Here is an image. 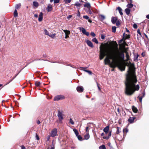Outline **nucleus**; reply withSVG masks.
Listing matches in <instances>:
<instances>
[{"mask_svg":"<svg viewBox=\"0 0 149 149\" xmlns=\"http://www.w3.org/2000/svg\"><path fill=\"white\" fill-rule=\"evenodd\" d=\"M72 17V16L71 15H69L68 17L67 18L69 19L70 18H71Z\"/></svg>","mask_w":149,"mask_h":149,"instance_id":"54","label":"nucleus"},{"mask_svg":"<svg viewBox=\"0 0 149 149\" xmlns=\"http://www.w3.org/2000/svg\"><path fill=\"white\" fill-rule=\"evenodd\" d=\"M92 41L93 42H95L96 44H98V42L97 41V40L96 38H93L92 40Z\"/></svg>","mask_w":149,"mask_h":149,"instance_id":"29","label":"nucleus"},{"mask_svg":"<svg viewBox=\"0 0 149 149\" xmlns=\"http://www.w3.org/2000/svg\"><path fill=\"white\" fill-rule=\"evenodd\" d=\"M40 121L39 120H38L37 121V123L38 124H40Z\"/></svg>","mask_w":149,"mask_h":149,"instance_id":"60","label":"nucleus"},{"mask_svg":"<svg viewBox=\"0 0 149 149\" xmlns=\"http://www.w3.org/2000/svg\"><path fill=\"white\" fill-rule=\"evenodd\" d=\"M132 110L135 113H136L137 112V109L136 107L133 106L132 107Z\"/></svg>","mask_w":149,"mask_h":149,"instance_id":"18","label":"nucleus"},{"mask_svg":"<svg viewBox=\"0 0 149 149\" xmlns=\"http://www.w3.org/2000/svg\"><path fill=\"white\" fill-rule=\"evenodd\" d=\"M119 52L120 53H122V52H123V53L124 52H125L126 53V57H127V58L128 59V58L129 56V55L128 54V53L126 51V50H125V49L124 50V52Z\"/></svg>","mask_w":149,"mask_h":149,"instance_id":"28","label":"nucleus"},{"mask_svg":"<svg viewBox=\"0 0 149 149\" xmlns=\"http://www.w3.org/2000/svg\"><path fill=\"white\" fill-rule=\"evenodd\" d=\"M101 38L102 40H104L105 38V35L102 34L101 35Z\"/></svg>","mask_w":149,"mask_h":149,"instance_id":"47","label":"nucleus"},{"mask_svg":"<svg viewBox=\"0 0 149 149\" xmlns=\"http://www.w3.org/2000/svg\"><path fill=\"white\" fill-rule=\"evenodd\" d=\"M133 5L132 3H129L127 6V7L128 8H131L133 7Z\"/></svg>","mask_w":149,"mask_h":149,"instance_id":"25","label":"nucleus"},{"mask_svg":"<svg viewBox=\"0 0 149 149\" xmlns=\"http://www.w3.org/2000/svg\"><path fill=\"white\" fill-rule=\"evenodd\" d=\"M137 81L134 64H130L128 67L125 81V93L126 95H131L135 91L139 90V85H136Z\"/></svg>","mask_w":149,"mask_h":149,"instance_id":"1","label":"nucleus"},{"mask_svg":"<svg viewBox=\"0 0 149 149\" xmlns=\"http://www.w3.org/2000/svg\"><path fill=\"white\" fill-rule=\"evenodd\" d=\"M35 84L37 86H39L40 84V81H36L35 83Z\"/></svg>","mask_w":149,"mask_h":149,"instance_id":"34","label":"nucleus"},{"mask_svg":"<svg viewBox=\"0 0 149 149\" xmlns=\"http://www.w3.org/2000/svg\"><path fill=\"white\" fill-rule=\"evenodd\" d=\"M63 111L62 110H58V111L57 116L59 119V123H62V120L63 119Z\"/></svg>","mask_w":149,"mask_h":149,"instance_id":"4","label":"nucleus"},{"mask_svg":"<svg viewBox=\"0 0 149 149\" xmlns=\"http://www.w3.org/2000/svg\"><path fill=\"white\" fill-rule=\"evenodd\" d=\"M86 42L87 45L90 47L93 48L94 47L93 45L91 42L89 40H87Z\"/></svg>","mask_w":149,"mask_h":149,"instance_id":"11","label":"nucleus"},{"mask_svg":"<svg viewBox=\"0 0 149 149\" xmlns=\"http://www.w3.org/2000/svg\"><path fill=\"white\" fill-rule=\"evenodd\" d=\"M43 19V13L42 12L40 13L39 15L38 21L39 22L41 21Z\"/></svg>","mask_w":149,"mask_h":149,"instance_id":"16","label":"nucleus"},{"mask_svg":"<svg viewBox=\"0 0 149 149\" xmlns=\"http://www.w3.org/2000/svg\"><path fill=\"white\" fill-rule=\"evenodd\" d=\"M21 149H25V147L24 146H21Z\"/></svg>","mask_w":149,"mask_h":149,"instance_id":"57","label":"nucleus"},{"mask_svg":"<svg viewBox=\"0 0 149 149\" xmlns=\"http://www.w3.org/2000/svg\"><path fill=\"white\" fill-rule=\"evenodd\" d=\"M97 87H98V88L99 89V90L100 91V87L99 86V85H98V83L97 82Z\"/></svg>","mask_w":149,"mask_h":149,"instance_id":"56","label":"nucleus"},{"mask_svg":"<svg viewBox=\"0 0 149 149\" xmlns=\"http://www.w3.org/2000/svg\"><path fill=\"white\" fill-rule=\"evenodd\" d=\"M100 56L104 57L106 55V53L108 55L111 53L109 49H112L111 47L109 45L105 46L102 45L100 46Z\"/></svg>","mask_w":149,"mask_h":149,"instance_id":"3","label":"nucleus"},{"mask_svg":"<svg viewBox=\"0 0 149 149\" xmlns=\"http://www.w3.org/2000/svg\"><path fill=\"white\" fill-rule=\"evenodd\" d=\"M21 6V4L20 3H19L16 5L15 6V8L16 9L19 8Z\"/></svg>","mask_w":149,"mask_h":149,"instance_id":"35","label":"nucleus"},{"mask_svg":"<svg viewBox=\"0 0 149 149\" xmlns=\"http://www.w3.org/2000/svg\"><path fill=\"white\" fill-rule=\"evenodd\" d=\"M146 18H147L148 19H149V14H148L146 15Z\"/></svg>","mask_w":149,"mask_h":149,"instance_id":"58","label":"nucleus"},{"mask_svg":"<svg viewBox=\"0 0 149 149\" xmlns=\"http://www.w3.org/2000/svg\"><path fill=\"white\" fill-rule=\"evenodd\" d=\"M99 149H106L105 146L102 145L99 147Z\"/></svg>","mask_w":149,"mask_h":149,"instance_id":"33","label":"nucleus"},{"mask_svg":"<svg viewBox=\"0 0 149 149\" xmlns=\"http://www.w3.org/2000/svg\"><path fill=\"white\" fill-rule=\"evenodd\" d=\"M69 37L68 35H65V38L66 39Z\"/></svg>","mask_w":149,"mask_h":149,"instance_id":"59","label":"nucleus"},{"mask_svg":"<svg viewBox=\"0 0 149 149\" xmlns=\"http://www.w3.org/2000/svg\"><path fill=\"white\" fill-rule=\"evenodd\" d=\"M88 12L90 14H92V12L91 11V10L90 8H89L88 10Z\"/></svg>","mask_w":149,"mask_h":149,"instance_id":"51","label":"nucleus"},{"mask_svg":"<svg viewBox=\"0 0 149 149\" xmlns=\"http://www.w3.org/2000/svg\"><path fill=\"white\" fill-rule=\"evenodd\" d=\"M88 127H87L86 128V130L87 132H89V130H88Z\"/></svg>","mask_w":149,"mask_h":149,"instance_id":"55","label":"nucleus"},{"mask_svg":"<svg viewBox=\"0 0 149 149\" xmlns=\"http://www.w3.org/2000/svg\"><path fill=\"white\" fill-rule=\"evenodd\" d=\"M117 18L116 17H112L111 18V21L113 24H115L117 21Z\"/></svg>","mask_w":149,"mask_h":149,"instance_id":"13","label":"nucleus"},{"mask_svg":"<svg viewBox=\"0 0 149 149\" xmlns=\"http://www.w3.org/2000/svg\"><path fill=\"white\" fill-rule=\"evenodd\" d=\"M80 14L79 11V10H78V13L77 14V16L79 17L80 16Z\"/></svg>","mask_w":149,"mask_h":149,"instance_id":"52","label":"nucleus"},{"mask_svg":"<svg viewBox=\"0 0 149 149\" xmlns=\"http://www.w3.org/2000/svg\"><path fill=\"white\" fill-rule=\"evenodd\" d=\"M34 16L36 17H38V15L37 14H35L34 15Z\"/></svg>","mask_w":149,"mask_h":149,"instance_id":"62","label":"nucleus"},{"mask_svg":"<svg viewBox=\"0 0 149 149\" xmlns=\"http://www.w3.org/2000/svg\"><path fill=\"white\" fill-rule=\"evenodd\" d=\"M77 136V138L80 141H81L82 140V138L80 135H78Z\"/></svg>","mask_w":149,"mask_h":149,"instance_id":"38","label":"nucleus"},{"mask_svg":"<svg viewBox=\"0 0 149 149\" xmlns=\"http://www.w3.org/2000/svg\"><path fill=\"white\" fill-rule=\"evenodd\" d=\"M116 25L117 26H118L120 24V23L119 21H117L116 22Z\"/></svg>","mask_w":149,"mask_h":149,"instance_id":"42","label":"nucleus"},{"mask_svg":"<svg viewBox=\"0 0 149 149\" xmlns=\"http://www.w3.org/2000/svg\"><path fill=\"white\" fill-rule=\"evenodd\" d=\"M141 55L143 57H144L145 55V53L144 52H142L141 54Z\"/></svg>","mask_w":149,"mask_h":149,"instance_id":"53","label":"nucleus"},{"mask_svg":"<svg viewBox=\"0 0 149 149\" xmlns=\"http://www.w3.org/2000/svg\"><path fill=\"white\" fill-rule=\"evenodd\" d=\"M121 129L119 127H117V131L116 132V134H118L120 132Z\"/></svg>","mask_w":149,"mask_h":149,"instance_id":"23","label":"nucleus"},{"mask_svg":"<svg viewBox=\"0 0 149 149\" xmlns=\"http://www.w3.org/2000/svg\"><path fill=\"white\" fill-rule=\"evenodd\" d=\"M128 132V129L127 128H125L123 129V132H126V133L127 132Z\"/></svg>","mask_w":149,"mask_h":149,"instance_id":"39","label":"nucleus"},{"mask_svg":"<svg viewBox=\"0 0 149 149\" xmlns=\"http://www.w3.org/2000/svg\"><path fill=\"white\" fill-rule=\"evenodd\" d=\"M79 29L83 34L86 35L87 36H89V32H86V30L84 28L80 27L79 28Z\"/></svg>","mask_w":149,"mask_h":149,"instance_id":"7","label":"nucleus"},{"mask_svg":"<svg viewBox=\"0 0 149 149\" xmlns=\"http://www.w3.org/2000/svg\"><path fill=\"white\" fill-rule=\"evenodd\" d=\"M142 96L140 97V103H141L142 99L143 97L145 95V93L144 91H143L142 93Z\"/></svg>","mask_w":149,"mask_h":149,"instance_id":"27","label":"nucleus"},{"mask_svg":"<svg viewBox=\"0 0 149 149\" xmlns=\"http://www.w3.org/2000/svg\"><path fill=\"white\" fill-rule=\"evenodd\" d=\"M137 32L140 35V29H138Z\"/></svg>","mask_w":149,"mask_h":149,"instance_id":"63","label":"nucleus"},{"mask_svg":"<svg viewBox=\"0 0 149 149\" xmlns=\"http://www.w3.org/2000/svg\"><path fill=\"white\" fill-rule=\"evenodd\" d=\"M46 9L48 12L52 11L53 9L52 5L50 4H48Z\"/></svg>","mask_w":149,"mask_h":149,"instance_id":"10","label":"nucleus"},{"mask_svg":"<svg viewBox=\"0 0 149 149\" xmlns=\"http://www.w3.org/2000/svg\"><path fill=\"white\" fill-rule=\"evenodd\" d=\"M73 130L75 133V134L76 136H78L79 134V133L78 131L76 129H73Z\"/></svg>","mask_w":149,"mask_h":149,"instance_id":"26","label":"nucleus"},{"mask_svg":"<svg viewBox=\"0 0 149 149\" xmlns=\"http://www.w3.org/2000/svg\"><path fill=\"white\" fill-rule=\"evenodd\" d=\"M69 123L72 125H74V123L72 120V119L71 118H70V121H69Z\"/></svg>","mask_w":149,"mask_h":149,"instance_id":"36","label":"nucleus"},{"mask_svg":"<svg viewBox=\"0 0 149 149\" xmlns=\"http://www.w3.org/2000/svg\"><path fill=\"white\" fill-rule=\"evenodd\" d=\"M83 17L86 19H88L89 18V17L87 15H84Z\"/></svg>","mask_w":149,"mask_h":149,"instance_id":"43","label":"nucleus"},{"mask_svg":"<svg viewBox=\"0 0 149 149\" xmlns=\"http://www.w3.org/2000/svg\"><path fill=\"white\" fill-rule=\"evenodd\" d=\"M14 14V17H17L18 13H17V10L16 9H15V10Z\"/></svg>","mask_w":149,"mask_h":149,"instance_id":"31","label":"nucleus"},{"mask_svg":"<svg viewBox=\"0 0 149 149\" xmlns=\"http://www.w3.org/2000/svg\"><path fill=\"white\" fill-rule=\"evenodd\" d=\"M103 58L104 57H102V56H100V60H102V59H103Z\"/></svg>","mask_w":149,"mask_h":149,"instance_id":"61","label":"nucleus"},{"mask_svg":"<svg viewBox=\"0 0 149 149\" xmlns=\"http://www.w3.org/2000/svg\"><path fill=\"white\" fill-rule=\"evenodd\" d=\"M36 138L38 140L40 139V138L37 133H36Z\"/></svg>","mask_w":149,"mask_h":149,"instance_id":"45","label":"nucleus"},{"mask_svg":"<svg viewBox=\"0 0 149 149\" xmlns=\"http://www.w3.org/2000/svg\"><path fill=\"white\" fill-rule=\"evenodd\" d=\"M33 6L35 7H37L39 6L38 3L37 1H33Z\"/></svg>","mask_w":149,"mask_h":149,"instance_id":"21","label":"nucleus"},{"mask_svg":"<svg viewBox=\"0 0 149 149\" xmlns=\"http://www.w3.org/2000/svg\"><path fill=\"white\" fill-rule=\"evenodd\" d=\"M116 27L115 26H113L112 27V31L113 33H115L116 32Z\"/></svg>","mask_w":149,"mask_h":149,"instance_id":"32","label":"nucleus"},{"mask_svg":"<svg viewBox=\"0 0 149 149\" xmlns=\"http://www.w3.org/2000/svg\"><path fill=\"white\" fill-rule=\"evenodd\" d=\"M65 3H69L71 2V0H64Z\"/></svg>","mask_w":149,"mask_h":149,"instance_id":"40","label":"nucleus"},{"mask_svg":"<svg viewBox=\"0 0 149 149\" xmlns=\"http://www.w3.org/2000/svg\"><path fill=\"white\" fill-rule=\"evenodd\" d=\"M117 9L118 10L120 14L121 15H123V13L122 12V10L121 8L119 7H118L117 8Z\"/></svg>","mask_w":149,"mask_h":149,"instance_id":"19","label":"nucleus"},{"mask_svg":"<svg viewBox=\"0 0 149 149\" xmlns=\"http://www.w3.org/2000/svg\"><path fill=\"white\" fill-rule=\"evenodd\" d=\"M77 90L79 92H82L83 91V88L82 86H79L77 87Z\"/></svg>","mask_w":149,"mask_h":149,"instance_id":"12","label":"nucleus"},{"mask_svg":"<svg viewBox=\"0 0 149 149\" xmlns=\"http://www.w3.org/2000/svg\"><path fill=\"white\" fill-rule=\"evenodd\" d=\"M99 18L100 19V20L101 21H102L105 18V16L102 15H99Z\"/></svg>","mask_w":149,"mask_h":149,"instance_id":"15","label":"nucleus"},{"mask_svg":"<svg viewBox=\"0 0 149 149\" xmlns=\"http://www.w3.org/2000/svg\"><path fill=\"white\" fill-rule=\"evenodd\" d=\"M74 6H78L79 7L80 6V4L78 2H77L75 4H74Z\"/></svg>","mask_w":149,"mask_h":149,"instance_id":"41","label":"nucleus"},{"mask_svg":"<svg viewBox=\"0 0 149 149\" xmlns=\"http://www.w3.org/2000/svg\"><path fill=\"white\" fill-rule=\"evenodd\" d=\"M91 35L93 37H95V34L93 32H91Z\"/></svg>","mask_w":149,"mask_h":149,"instance_id":"48","label":"nucleus"},{"mask_svg":"<svg viewBox=\"0 0 149 149\" xmlns=\"http://www.w3.org/2000/svg\"><path fill=\"white\" fill-rule=\"evenodd\" d=\"M133 27H134V29H136L137 27V25L135 24V23H134V24H133Z\"/></svg>","mask_w":149,"mask_h":149,"instance_id":"46","label":"nucleus"},{"mask_svg":"<svg viewBox=\"0 0 149 149\" xmlns=\"http://www.w3.org/2000/svg\"><path fill=\"white\" fill-rule=\"evenodd\" d=\"M57 129L56 128L54 129L51 132V136L52 137H54L57 135Z\"/></svg>","mask_w":149,"mask_h":149,"instance_id":"8","label":"nucleus"},{"mask_svg":"<svg viewBox=\"0 0 149 149\" xmlns=\"http://www.w3.org/2000/svg\"><path fill=\"white\" fill-rule=\"evenodd\" d=\"M62 30L65 33V35H68L70 33V31L68 30L63 29H62Z\"/></svg>","mask_w":149,"mask_h":149,"instance_id":"20","label":"nucleus"},{"mask_svg":"<svg viewBox=\"0 0 149 149\" xmlns=\"http://www.w3.org/2000/svg\"><path fill=\"white\" fill-rule=\"evenodd\" d=\"M127 1L128 3H132V0H127Z\"/></svg>","mask_w":149,"mask_h":149,"instance_id":"50","label":"nucleus"},{"mask_svg":"<svg viewBox=\"0 0 149 149\" xmlns=\"http://www.w3.org/2000/svg\"><path fill=\"white\" fill-rule=\"evenodd\" d=\"M56 35V34L54 33V34H49L48 36L49 37H51L52 38H53L55 37Z\"/></svg>","mask_w":149,"mask_h":149,"instance_id":"30","label":"nucleus"},{"mask_svg":"<svg viewBox=\"0 0 149 149\" xmlns=\"http://www.w3.org/2000/svg\"><path fill=\"white\" fill-rule=\"evenodd\" d=\"M60 0H54V3H57L59 2Z\"/></svg>","mask_w":149,"mask_h":149,"instance_id":"44","label":"nucleus"},{"mask_svg":"<svg viewBox=\"0 0 149 149\" xmlns=\"http://www.w3.org/2000/svg\"><path fill=\"white\" fill-rule=\"evenodd\" d=\"M64 97L63 95H60L56 96L54 99V101H58L64 99Z\"/></svg>","mask_w":149,"mask_h":149,"instance_id":"6","label":"nucleus"},{"mask_svg":"<svg viewBox=\"0 0 149 149\" xmlns=\"http://www.w3.org/2000/svg\"><path fill=\"white\" fill-rule=\"evenodd\" d=\"M90 137V136L88 133L87 134L84 136L85 139L86 140L88 139Z\"/></svg>","mask_w":149,"mask_h":149,"instance_id":"24","label":"nucleus"},{"mask_svg":"<svg viewBox=\"0 0 149 149\" xmlns=\"http://www.w3.org/2000/svg\"><path fill=\"white\" fill-rule=\"evenodd\" d=\"M80 68H81V70L87 72L89 74L91 75L92 74V73L91 71L85 69L87 68L81 67H80Z\"/></svg>","mask_w":149,"mask_h":149,"instance_id":"9","label":"nucleus"},{"mask_svg":"<svg viewBox=\"0 0 149 149\" xmlns=\"http://www.w3.org/2000/svg\"><path fill=\"white\" fill-rule=\"evenodd\" d=\"M135 118H136L135 117H130L128 120V121L130 123H132L134 122Z\"/></svg>","mask_w":149,"mask_h":149,"instance_id":"14","label":"nucleus"},{"mask_svg":"<svg viewBox=\"0 0 149 149\" xmlns=\"http://www.w3.org/2000/svg\"><path fill=\"white\" fill-rule=\"evenodd\" d=\"M109 126H106V127H105L103 129V131L104 132H105V133L106 134H107L108 133V136H104L103 137V138L104 139H109V138L110 137L111 135V131H109Z\"/></svg>","mask_w":149,"mask_h":149,"instance_id":"5","label":"nucleus"},{"mask_svg":"<svg viewBox=\"0 0 149 149\" xmlns=\"http://www.w3.org/2000/svg\"><path fill=\"white\" fill-rule=\"evenodd\" d=\"M88 22H90V23L92 22V21H91V19H88Z\"/></svg>","mask_w":149,"mask_h":149,"instance_id":"64","label":"nucleus"},{"mask_svg":"<svg viewBox=\"0 0 149 149\" xmlns=\"http://www.w3.org/2000/svg\"><path fill=\"white\" fill-rule=\"evenodd\" d=\"M125 11L126 14L127 15H129L130 14V10L128 8H126L125 10Z\"/></svg>","mask_w":149,"mask_h":149,"instance_id":"17","label":"nucleus"},{"mask_svg":"<svg viewBox=\"0 0 149 149\" xmlns=\"http://www.w3.org/2000/svg\"><path fill=\"white\" fill-rule=\"evenodd\" d=\"M44 31L45 32V34L47 35H48L49 34V33L47 31V30L46 29H44Z\"/></svg>","mask_w":149,"mask_h":149,"instance_id":"37","label":"nucleus"},{"mask_svg":"<svg viewBox=\"0 0 149 149\" xmlns=\"http://www.w3.org/2000/svg\"><path fill=\"white\" fill-rule=\"evenodd\" d=\"M84 6L88 8H90L91 7V5L89 3H86L84 5Z\"/></svg>","mask_w":149,"mask_h":149,"instance_id":"22","label":"nucleus"},{"mask_svg":"<svg viewBox=\"0 0 149 149\" xmlns=\"http://www.w3.org/2000/svg\"><path fill=\"white\" fill-rule=\"evenodd\" d=\"M124 53H120L117 49L116 52H111L107 55L104 60V64L105 65L109 64L112 68H115L118 67L121 71L125 70V66L120 61V58H124Z\"/></svg>","mask_w":149,"mask_h":149,"instance_id":"2","label":"nucleus"},{"mask_svg":"<svg viewBox=\"0 0 149 149\" xmlns=\"http://www.w3.org/2000/svg\"><path fill=\"white\" fill-rule=\"evenodd\" d=\"M138 56L139 55H137V56H134V60H136L137 59Z\"/></svg>","mask_w":149,"mask_h":149,"instance_id":"49","label":"nucleus"}]
</instances>
